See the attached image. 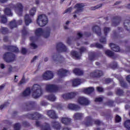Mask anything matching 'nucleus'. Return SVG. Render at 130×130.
<instances>
[{
	"label": "nucleus",
	"instance_id": "obj_1",
	"mask_svg": "<svg viewBox=\"0 0 130 130\" xmlns=\"http://www.w3.org/2000/svg\"><path fill=\"white\" fill-rule=\"evenodd\" d=\"M32 97L35 99L39 98L43 93V89L41 85L38 84H35L31 87Z\"/></svg>",
	"mask_w": 130,
	"mask_h": 130
},
{
	"label": "nucleus",
	"instance_id": "obj_2",
	"mask_svg": "<svg viewBox=\"0 0 130 130\" xmlns=\"http://www.w3.org/2000/svg\"><path fill=\"white\" fill-rule=\"evenodd\" d=\"M35 34L37 37H40L43 35L45 38H47L50 35V28L47 27L45 31L42 28H38L36 29Z\"/></svg>",
	"mask_w": 130,
	"mask_h": 130
},
{
	"label": "nucleus",
	"instance_id": "obj_3",
	"mask_svg": "<svg viewBox=\"0 0 130 130\" xmlns=\"http://www.w3.org/2000/svg\"><path fill=\"white\" fill-rule=\"evenodd\" d=\"M37 24L40 27H44L48 23V18L44 14L40 15L37 20Z\"/></svg>",
	"mask_w": 130,
	"mask_h": 130
},
{
	"label": "nucleus",
	"instance_id": "obj_4",
	"mask_svg": "<svg viewBox=\"0 0 130 130\" xmlns=\"http://www.w3.org/2000/svg\"><path fill=\"white\" fill-rule=\"evenodd\" d=\"M46 90L47 92L50 93H57L61 90V87L55 84H47L46 86Z\"/></svg>",
	"mask_w": 130,
	"mask_h": 130
},
{
	"label": "nucleus",
	"instance_id": "obj_5",
	"mask_svg": "<svg viewBox=\"0 0 130 130\" xmlns=\"http://www.w3.org/2000/svg\"><path fill=\"white\" fill-rule=\"evenodd\" d=\"M9 7H11L12 9H13L15 11V13L19 16L22 15L23 13V5L21 3H17L16 5L13 4H10Z\"/></svg>",
	"mask_w": 130,
	"mask_h": 130
},
{
	"label": "nucleus",
	"instance_id": "obj_6",
	"mask_svg": "<svg viewBox=\"0 0 130 130\" xmlns=\"http://www.w3.org/2000/svg\"><path fill=\"white\" fill-rule=\"evenodd\" d=\"M16 56L13 53L8 52L4 54L3 58L7 62H12L15 60Z\"/></svg>",
	"mask_w": 130,
	"mask_h": 130
},
{
	"label": "nucleus",
	"instance_id": "obj_7",
	"mask_svg": "<svg viewBox=\"0 0 130 130\" xmlns=\"http://www.w3.org/2000/svg\"><path fill=\"white\" fill-rule=\"evenodd\" d=\"M77 95H78V92H70L63 94L61 97L64 100H70V99H74Z\"/></svg>",
	"mask_w": 130,
	"mask_h": 130
},
{
	"label": "nucleus",
	"instance_id": "obj_8",
	"mask_svg": "<svg viewBox=\"0 0 130 130\" xmlns=\"http://www.w3.org/2000/svg\"><path fill=\"white\" fill-rule=\"evenodd\" d=\"M79 50L80 52H78L75 51H72L71 54L72 56L76 57V58H81V57L82 56V53H83V52H85L86 49L84 47H82L79 49Z\"/></svg>",
	"mask_w": 130,
	"mask_h": 130
},
{
	"label": "nucleus",
	"instance_id": "obj_9",
	"mask_svg": "<svg viewBox=\"0 0 130 130\" xmlns=\"http://www.w3.org/2000/svg\"><path fill=\"white\" fill-rule=\"evenodd\" d=\"M26 117L29 118V119H40L42 118V115L38 113H34L31 114H28L25 115Z\"/></svg>",
	"mask_w": 130,
	"mask_h": 130
},
{
	"label": "nucleus",
	"instance_id": "obj_10",
	"mask_svg": "<svg viewBox=\"0 0 130 130\" xmlns=\"http://www.w3.org/2000/svg\"><path fill=\"white\" fill-rule=\"evenodd\" d=\"M78 103L80 105H89L90 101L85 97H79L78 99Z\"/></svg>",
	"mask_w": 130,
	"mask_h": 130
},
{
	"label": "nucleus",
	"instance_id": "obj_11",
	"mask_svg": "<svg viewBox=\"0 0 130 130\" xmlns=\"http://www.w3.org/2000/svg\"><path fill=\"white\" fill-rule=\"evenodd\" d=\"M43 80H51L53 78V73L51 71H47L42 75Z\"/></svg>",
	"mask_w": 130,
	"mask_h": 130
},
{
	"label": "nucleus",
	"instance_id": "obj_12",
	"mask_svg": "<svg viewBox=\"0 0 130 130\" xmlns=\"http://www.w3.org/2000/svg\"><path fill=\"white\" fill-rule=\"evenodd\" d=\"M57 74L60 78H63V77H66V76L70 74V71L66 69H61L57 71Z\"/></svg>",
	"mask_w": 130,
	"mask_h": 130
},
{
	"label": "nucleus",
	"instance_id": "obj_13",
	"mask_svg": "<svg viewBox=\"0 0 130 130\" xmlns=\"http://www.w3.org/2000/svg\"><path fill=\"white\" fill-rule=\"evenodd\" d=\"M47 114L49 117L52 118V119H57V118H58V116H57V115L54 110H48L47 111Z\"/></svg>",
	"mask_w": 130,
	"mask_h": 130
},
{
	"label": "nucleus",
	"instance_id": "obj_14",
	"mask_svg": "<svg viewBox=\"0 0 130 130\" xmlns=\"http://www.w3.org/2000/svg\"><path fill=\"white\" fill-rule=\"evenodd\" d=\"M56 48L57 51H59V52H62L63 51H67L68 50V48H67V47L62 43H58Z\"/></svg>",
	"mask_w": 130,
	"mask_h": 130
},
{
	"label": "nucleus",
	"instance_id": "obj_15",
	"mask_svg": "<svg viewBox=\"0 0 130 130\" xmlns=\"http://www.w3.org/2000/svg\"><path fill=\"white\" fill-rule=\"evenodd\" d=\"M90 76L93 78H99V77L103 76V72L102 71L96 70L90 73Z\"/></svg>",
	"mask_w": 130,
	"mask_h": 130
},
{
	"label": "nucleus",
	"instance_id": "obj_16",
	"mask_svg": "<svg viewBox=\"0 0 130 130\" xmlns=\"http://www.w3.org/2000/svg\"><path fill=\"white\" fill-rule=\"evenodd\" d=\"M22 20H19L17 22H16V20H14L10 22L9 26L11 29H14V28H16L17 25H20L22 24Z\"/></svg>",
	"mask_w": 130,
	"mask_h": 130
},
{
	"label": "nucleus",
	"instance_id": "obj_17",
	"mask_svg": "<svg viewBox=\"0 0 130 130\" xmlns=\"http://www.w3.org/2000/svg\"><path fill=\"white\" fill-rule=\"evenodd\" d=\"M68 108L71 110H75V111H77L81 109V107H80L78 105H76L75 104H69Z\"/></svg>",
	"mask_w": 130,
	"mask_h": 130
},
{
	"label": "nucleus",
	"instance_id": "obj_18",
	"mask_svg": "<svg viewBox=\"0 0 130 130\" xmlns=\"http://www.w3.org/2000/svg\"><path fill=\"white\" fill-rule=\"evenodd\" d=\"M92 30L94 33L97 34L99 36L101 35V28L98 25H94L93 27H92Z\"/></svg>",
	"mask_w": 130,
	"mask_h": 130
},
{
	"label": "nucleus",
	"instance_id": "obj_19",
	"mask_svg": "<svg viewBox=\"0 0 130 130\" xmlns=\"http://www.w3.org/2000/svg\"><path fill=\"white\" fill-rule=\"evenodd\" d=\"M85 7L83 4H78L75 6V8H77V10L75 12V14H79L81 12H83V8Z\"/></svg>",
	"mask_w": 130,
	"mask_h": 130
},
{
	"label": "nucleus",
	"instance_id": "obj_20",
	"mask_svg": "<svg viewBox=\"0 0 130 130\" xmlns=\"http://www.w3.org/2000/svg\"><path fill=\"white\" fill-rule=\"evenodd\" d=\"M120 17H118L117 16L113 17L112 20L113 26H117V25L120 23Z\"/></svg>",
	"mask_w": 130,
	"mask_h": 130
},
{
	"label": "nucleus",
	"instance_id": "obj_21",
	"mask_svg": "<svg viewBox=\"0 0 130 130\" xmlns=\"http://www.w3.org/2000/svg\"><path fill=\"white\" fill-rule=\"evenodd\" d=\"M52 126H53V128L54 129L56 130H59L60 129V127H61V126L60 125V123L58 122H56L55 121H53L51 122Z\"/></svg>",
	"mask_w": 130,
	"mask_h": 130
},
{
	"label": "nucleus",
	"instance_id": "obj_22",
	"mask_svg": "<svg viewBox=\"0 0 130 130\" xmlns=\"http://www.w3.org/2000/svg\"><path fill=\"white\" fill-rule=\"evenodd\" d=\"M110 47H111V49L116 52H118L120 50L119 47L117 45H115L113 43L110 44Z\"/></svg>",
	"mask_w": 130,
	"mask_h": 130
},
{
	"label": "nucleus",
	"instance_id": "obj_23",
	"mask_svg": "<svg viewBox=\"0 0 130 130\" xmlns=\"http://www.w3.org/2000/svg\"><path fill=\"white\" fill-rule=\"evenodd\" d=\"M71 121H72V119L70 118H61V122L62 123H63L64 124H70L71 123Z\"/></svg>",
	"mask_w": 130,
	"mask_h": 130
},
{
	"label": "nucleus",
	"instance_id": "obj_24",
	"mask_svg": "<svg viewBox=\"0 0 130 130\" xmlns=\"http://www.w3.org/2000/svg\"><path fill=\"white\" fill-rule=\"evenodd\" d=\"M8 72L11 73H15V72H18V67H12L11 65L7 66Z\"/></svg>",
	"mask_w": 130,
	"mask_h": 130
},
{
	"label": "nucleus",
	"instance_id": "obj_25",
	"mask_svg": "<svg viewBox=\"0 0 130 130\" xmlns=\"http://www.w3.org/2000/svg\"><path fill=\"white\" fill-rule=\"evenodd\" d=\"M24 21L25 23V25L28 26L29 24L32 23V20L30 18V16L29 14H26L24 17Z\"/></svg>",
	"mask_w": 130,
	"mask_h": 130
},
{
	"label": "nucleus",
	"instance_id": "obj_26",
	"mask_svg": "<svg viewBox=\"0 0 130 130\" xmlns=\"http://www.w3.org/2000/svg\"><path fill=\"white\" fill-rule=\"evenodd\" d=\"M5 48L6 49H9V50H11L13 52H18L19 51V49H18L17 47L14 46H7Z\"/></svg>",
	"mask_w": 130,
	"mask_h": 130
},
{
	"label": "nucleus",
	"instance_id": "obj_27",
	"mask_svg": "<svg viewBox=\"0 0 130 130\" xmlns=\"http://www.w3.org/2000/svg\"><path fill=\"white\" fill-rule=\"evenodd\" d=\"M124 27L127 31H128V32H130V20H126L124 21Z\"/></svg>",
	"mask_w": 130,
	"mask_h": 130
},
{
	"label": "nucleus",
	"instance_id": "obj_28",
	"mask_svg": "<svg viewBox=\"0 0 130 130\" xmlns=\"http://www.w3.org/2000/svg\"><path fill=\"white\" fill-rule=\"evenodd\" d=\"M13 8H11V6H10V5L8 6L7 8H6V9L4 10V13L6 14V15H7L8 16H13V13L11 12V10H12Z\"/></svg>",
	"mask_w": 130,
	"mask_h": 130
},
{
	"label": "nucleus",
	"instance_id": "obj_29",
	"mask_svg": "<svg viewBox=\"0 0 130 130\" xmlns=\"http://www.w3.org/2000/svg\"><path fill=\"white\" fill-rule=\"evenodd\" d=\"M94 91V88L93 87H88L87 88H84L83 89V92L85 94H91L92 92Z\"/></svg>",
	"mask_w": 130,
	"mask_h": 130
},
{
	"label": "nucleus",
	"instance_id": "obj_30",
	"mask_svg": "<svg viewBox=\"0 0 130 130\" xmlns=\"http://www.w3.org/2000/svg\"><path fill=\"white\" fill-rule=\"evenodd\" d=\"M85 124L87 126H90V125H92V123L93 122V120H92V118L90 117H87L85 118Z\"/></svg>",
	"mask_w": 130,
	"mask_h": 130
},
{
	"label": "nucleus",
	"instance_id": "obj_31",
	"mask_svg": "<svg viewBox=\"0 0 130 130\" xmlns=\"http://www.w3.org/2000/svg\"><path fill=\"white\" fill-rule=\"evenodd\" d=\"M31 93V90L30 88H27L22 93L21 95L22 97H26V96H29Z\"/></svg>",
	"mask_w": 130,
	"mask_h": 130
},
{
	"label": "nucleus",
	"instance_id": "obj_32",
	"mask_svg": "<svg viewBox=\"0 0 130 130\" xmlns=\"http://www.w3.org/2000/svg\"><path fill=\"white\" fill-rule=\"evenodd\" d=\"M46 98L49 101H52V102H54V101L56 100V97L54 94L47 95Z\"/></svg>",
	"mask_w": 130,
	"mask_h": 130
},
{
	"label": "nucleus",
	"instance_id": "obj_33",
	"mask_svg": "<svg viewBox=\"0 0 130 130\" xmlns=\"http://www.w3.org/2000/svg\"><path fill=\"white\" fill-rule=\"evenodd\" d=\"M88 56L90 60H95L96 59V55L94 52H90L88 53Z\"/></svg>",
	"mask_w": 130,
	"mask_h": 130
},
{
	"label": "nucleus",
	"instance_id": "obj_34",
	"mask_svg": "<svg viewBox=\"0 0 130 130\" xmlns=\"http://www.w3.org/2000/svg\"><path fill=\"white\" fill-rule=\"evenodd\" d=\"M83 116H84L83 114L81 113H77L73 116V118H74V119H81Z\"/></svg>",
	"mask_w": 130,
	"mask_h": 130
},
{
	"label": "nucleus",
	"instance_id": "obj_35",
	"mask_svg": "<svg viewBox=\"0 0 130 130\" xmlns=\"http://www.w3.org/2000/svg\"><path fill=\"white\" fill-rule=\"evenodd\" d=\"M81 84V79H75L73 80V86L74 87H77Z\"/></svg>",
	"mask_w": 130,
	"mask_h": 130
},
{
	"label": "nucleus",
	"instance_id": "obj_36",
	"mask_svg": "<svg viewBox=\"0 0 130 130\" xmlns=\"http://www.w3.org/2000/svg\"><path fill=\"white\" fill-rule=\"evenodd\" d=\"M73 73L76 76H81L83 75V71L79 69H75L73 70Z\"/></svg>",
	"mask_w": 130,
	"mask_h": 130
},
{
	"label": "nucleus",
	"instance_id": "obj_37",
	"mask_svg": "<svg viewBox=\"0 0 130 130\" xmlns=\"http://www.w3.org/2000/svg\"><path fill=\"white\" fill-rule=\"evenodd\" d=\"M34 105V102H28V103H26L25 108L26 110H31V107Z\"/></svg>",
	"mask_w": 130,
	"mask_h": 130
},
{
	"label": "nucleus",
	"instance_id": "obj_38",
	"mask_svg": "<svg viewBox=\"0 0 130 130\" xmlns=\"http://www.w3.org/2000/svg\"><path fill=\"white\" fill-rule=\"evenodd\" d=\"M41 130H50V125L49 124L45 123L41 127Z\"/></svg>",
	"mask_w": 130,
	"mask_h": 130
},
{
	"label": "nucleus",
	"instance_id": "obj_39",
	"mask_svg": "<svg viewBox=\"0 0 130 130\" xmlns=\"http://www.w3.org/2000/svg\"><path fill=\"white\" fill-rule=\"evenodd\" d=\"M124 125L127 130H130V120H127L124 122Z\"/></svg>",
	"mask_w": 130,
	"mask_h": 130
},
{
	"label": "nucleus",
	"instance_id": "obj_40",
	"mask_svg": "<svg viewBox=\"0 0 130 130\" xmlns=\"http://www.w3.org/2000/svg\"><path fill=\"white\" fill-rule=\"evenodd\" d=\"M1 32H2L3 34H7V33L9 32V29L7 27H2L1 28Z\"/></svg>",
	"mask_w": 130,
	"mask_h": 130
},
{
	"label": "nucleus",
	"instance_id": "obj_41",
	"mask_svg": "<svg viewBox=\"0 0 130 130\" xmlns=\"http://www.w3.org/2000/svg\"><path fill=\"white\" fill-rule=\"evenodd\" d=\"M36 8L34 7L32 9H31L30 11H29V15L30 16H34V15H35V13H36Z\"/></svg>",
	"mask_w": 130,
	"mask_h": 130
},
{
	"label": "nucleus",
	"instance_id": "obj_42",
	"mask_svg": "<svg viewBox=\"0 0 130 130\" xmlns=\"http://www.w3.org/2000/svg\"><path fill=\"white\" fill-rule=\"evenodd\" d=\"M105 53L107 55H108V56H113V55H114V54L113 53V52L109 50H107V51H106Z\"/></svg>",
	"mask_w": 130,
	"mask_h": 130
},
{
	"label": "nucleus",
	"instance_id": "obj_43",
	"mask_svg": "<svg viewBox=\"0 0 130 130\" xmlns=\"http://www.w3.org/2000/svg\"><path fill=\"white\" fill-rule=\"evenodd\" d=\"M119 81L120 82V84L121 86V87H126V84H125V82L123 81V79L122 78H120L119 79Z\"/></svg>",
	"mask_w": 130,
	"mask_h": 130
},
{
	"label": "nucleus",
	"instance_id": "obj_44",
	"mask_svg": "<svg viewBox=\"0 0 130 130\" xmlns=\"http://www.w3.org/2000/svg\"><path fill=\"white\" fill-rule=\"evenodd\" d=\"M7 21L8 20L7 19V17L5 15L1 17V22L3 24H6Z\"/></svg>",
	"mask_w": 130,
	"mask_h": 130
},
{
	"label": "nucleus",
	"instance_id": "obj_45",
	"mask_svg": "<svg viewBox=\"0 0 130 130\" xmlns=\"http://www.w3.org/2000/svg\"><path fill=\"white\" fill-rule=\"evenodd\" d=\"M102 7V4H99L94 7H91L90 9L92 11H94L95 10H97V9H99V8H101Z\"/></svg>",
	"mask_w": 130,
	"mask_h": 130
},
{
	"label": "nucleus",
	"instance_id": "obj_46",
	"mask_svg": "<svg viewBox=\"0 0 130 130\" xmlns=\"http://www.w3.org/2000/svg\"><path fill=\"white\" fill-rule=\"evenodd\" d=\"M90 46L91 47H94V46H95V47H97V48H102V47H103V46L99 43H96L95 45L92 44L90 45Z\"/></svg>",
	"mask_w": 130,
	"mask_h": 130
},
{
	"label": "nucleus",
	"instance_id": "obj_47",
	"mask_svg": "<svg viewBox=\"0 0 130 130\" xmlns=\"http://www.w3.org/2000/svg\"><path fill=\"white\" fill-rule=\"evenodd\" d=\"M104 32L105 33V35H107V34L110 32V28L106 27H105L104 28Z\"/></svg>",
	"mask_w": 130,
	"mask_h": 130
},
{
	"label": "nucleus",
	"instance_id": "obj_48",
	"mask_svg": "<svg viewBox=\"0 0 130 130\" xmlns=\"http://www.w3.org/2000/svg\"><path fill=\"white\" fill-rule=\"evenodd\" d=\"M116 93L117 95H122L123 94V91L120 88H117Z\"/></svg>",
	"mask_w": 130,
	"mask_h": 130
},
{
	"label": "nucleus",
	"instance_id": "obj_49",
	"mask_svg": "<svg viewBox=\"0 0 130 130\" xmlns=\"http://www.w3.org/2000/svg\"><path fill=\"white\" fill-rule=\"evenodd\" d=\"M110 68H112V69H115V68L117 67V63H116V62H113L110 65Z\"/></svg>",
	"mask_w": 130,
	"mask_h": 130
},
{
	"label": "nucleus",
	"instance_id": "obj_50",
	"mask_svg": "<svg viewBox=\"0 0 130 130\" xmlns=\"http://www.w3.org/2000/svg\"><path fill=\"white\" fill-rule=\"evenodd\" d=\"M115 121L116 122H120L121 121V117L117 115L115 117Z\"/></svg>",
	"mask_w": 130,
	"mask_h": 130
},
{
	"label": "nucleus",
	"instance_id": "obj_51",
	"mask_svg": "<svg viewBox=\"0 0 130 130\" xmlns=\"http://www.w3.org/2000/svg\"><path fill=\"white\" fill-rule=\"evenodd\" d=\"M21 126L19 123H16L14 125V129L15 130H20Z\"/></svg>",
	"mask_w": 130,
	"mask_h": 130
},
{
	"label": "nucleus",
	"instance_id": "obj_52",
	"mask_svg": "<svg viewBox=\"0 0 130 130\" xmlns=\"http://www.w3.org/2000/svg\"><path fill=\"white\" fill-rule=\"evenodd\" d=\"M56 107L58 110H61L62 109V105L60 104H56Z\"/></svg>",
	"mask_w": 130,
	"mask_h": 130
},
{
	"label": "nucleus",
	"instance_id": "obj_53",
	"mask_svg": "<svg viewBox=\"0 0 130 130\" xmlns=\"http://www.w3.org/2000/svg\"><path fill=\"white\" fill-rule=\"evenodd\" d=\"M31 48L32 49H36L37 48V45L35 44L34 43H31L30 44Z\"/></svg>",
	"mask_w": 130,
	"mask_h": 130
},
{
	"label": "nucleus",
	"instance_id": "obj_54",
	"mask_svg": "<svg viewBox=\"0 0 130 130\" xmlns=\"http://www.w3.org/2000/svg\"><path fill=\"white\" fill-rule=\"evenodd\" d=\"M52 58L53 61H56V60H57V55H56V54L53 55Z\"/></svg>",
	"mask_w": 130,
	"mask_h": 130
},
{
	"label": "nucleus",
	"instance_id": "obj_55",
	"mask_svg": "<svg viewBox=\"0 0 130 130\" xmlns=\"http://www.w3.org/2000/svg\"><path fill=\"white\" fill-rule=\"evenodd\" d=\"M9 105V103H5L4 105L0 106V110H2L4 107H6Z\"/></svg>",
	"mask_w": 130,
	"mask_h": 130
},
{
	"label": "nucleus",
	"instance_id": "obj_56",
	"mask_svg": "<svg viewBox=\"0 0 130 130\" xmlns=\"http://www.w3.org/2000/svg\"><path fill=\"white\" fill-rule=\"evenodd\" d=\"M72 40H73V38H68L67 41V44H69V45H71V44L72 43Z\"/></svg>",
	"mask_w": 130,
	"mask_h": 130
},
{
	"label": "nucleus",
	"instance_id": "obj_57",
	"mask_svg": "<svg viewBox=\"0 0 130 130\" xmlns=\"http://www.w3.org/2000/svg\"><path fill=\"white\" fill-rule=\"evenodd\" d=\"M26 83V81L25 80V76H23L21 80L20 81L19 84L22 85L23 84H25Z\"/></svg>",
	"mask_w": 130,
	"mask_h": 130
},
{
	"label": "nucleus",
	"instance_id": "obj_58",
	"mask_svg": "<svg viewBox=\"0 0 130 130\" xmlns=\"http://www.w3.org/2000/svg\"><path fill=\"white\" fill-rule=\"evenodd\" d=\"M100 42L106 44V39L105 38H102L100 40Z\"/></svg>",
	"mask_w": 130,
	"mask_h": 130
},
{
	"label": "nucleus",
	"instance_id": "obj_59",
	"mask_svg": "<svg viewBox=\"0 0 130 130\" xmlns=\"http://www.w3.org/2000/svg\"><path fill=\"white\" fill-rule=\"evenodd\" d=\"M48 104V103L47 102H46L44 101L41 102L40 103V105L42 106H46Z\"/></svg>",
	"mask_w": 130,
	"mask_h": 130
},
{
	"label": "nucleus",
	"instance_id": "obj_60",
	"mask_svg": "<svg viewBox=\"0 0 130 130\" xmlns=\"http://www.w3.org/2000/svg\"><path fill=\"white\" fill-rule=\"evenodd\" d=\"M102 100H103L102 98H98L95 99V102H101L102 101Z\"/></svg>",
	"mask_w": 130,
	"mask_h": 130
},
{
	"label": "nucleus",
	"instance_id": "obj_61",
	"mask_svg": "<svg viewBox=\"0 0 130 130\" xmlns=\"http://www.w3.org/2000/svg\"><path fill=\"white\" fill-rule=\"evenodd\" d=\"M30 41L33 42V41H36V40H37V38H36V37H31L30 38Z\"/></svg>",
	"mask_w": 130,
	"mask_h": 130
},
{
	"label": "nucleus",
	"instance_id": "obj_62",
	"mask_svg": "<svg viewBox=\"0 0 130 130\" xmlns=\"http://www.w3.org/2000/svg\"><path fill=\"white\" fill-rule=\"evenodd\" d=\"M96 90L98 91V92H103V88L102 87H97Z\"/></svg>",
	"mask_w": 130,
	"mask_h": 130
},
{
	"label": "nucleus",
	"instance_id": "obj_63",
	"mask_svg": "<svg viewBox=\"0 0 130 130\" xmlns=\"http://www.w3.org/2000/svg\"><path fill=\"white\" fill-rule=\"evenodd\" d=\"M111 81H112V80L110 78H107L105 79V82L107 84H109V83H110Z\"/></svg>",
	"mask_w": 130,
	"mask_h": 130
},
{
	"label": "nucleus",
	"instance_id": "obj_64",
	"mask_svg": "<svg viewBox=\"0 0 130 130\" xmlns=\"http://www.w3.org/2000/svg\"><path fill=\"white\" fill-rule=\"evenodd\" d=\"M107 105H109V106H113V101H109L108 102Z\"/></svg>",
	"mask_w": 130,
	"mask_h": 130
}]
</instances>
